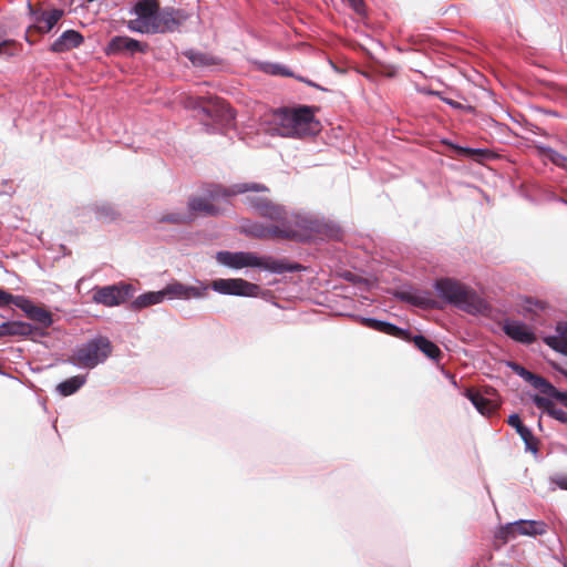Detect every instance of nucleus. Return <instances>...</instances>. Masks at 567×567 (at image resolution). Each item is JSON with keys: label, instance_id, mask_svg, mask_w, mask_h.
Instances as JSON below:
<instances>
[{"label": "nucleus", "instance_id": "nucleus-1", "mask_svg": "<svg viewBox=\"0 0 567 567\" xmlns=\"http://www.w3.org/2000/svg\"><path fill=\"white\" fill-rule=\"evenodd\" d=\"M266 190L267 188L264 185L256 183L235 184L227 189L217 188L210 192L208 196L192 197L188 200L187 210L192 214V220L198 215L215 216L224 210L219 200L220 197H223V203H227V197L229 196L254 193L245 197V203L260 216L280 223V226L254 230L251 231L252 235L258 237L267 235L280 236L305 241L321 231L322 224L319 220L309 216H289L282 206L272 203L266 196L257 195Z\"/></svg>", "mask_w": 567, "mask_h": 567}, {"label": "nucleus", "instance_id": "nucleus-2", "mask_svg": "<svg viewBox=\"0 0 567 567\" xmlns=\"http://www.w3.org/2000/svg\"><path fill=\"white\" fill-rule=\"evenodd\" d=\"M134 19L127 22V28L138 33H164L178 29L187 19L184 10L166 8L159 10L156 0H141L134 8Z\"/></svg>", "mask_w": 567, "mask_h": 567}, {"label": "nucleus", "instance_id": "nucleus-3", "mask_svg": "<svg viewBox=\"0 0 567 567\" xmlns=\"http://www.w3.org/2000/svg\"><path fill=\"white\" fill-rule=\"evenodd\" d=\"M271 124V131L285 137H302L320 131V123L310 106L276 111Z\"/></svg>", "mask_w": 567, "mask_h": 567}, {"label": "nucleus", "instance_id": "nucleus-4", "mask_svg": "<svg viewBox=\"0 0 567 567\" xmlns=\"http://www.w3.org/2000/svg\"><path fill=\"white\" fill-rule=\"evenodd\" d=\"M434 288L437 296L445 302L468 313H481L487 309V305L484 299H482L473 289L455 279H439L435 281Z\"/></svg>", "mask_w": 567, "mask_h": 567}, {"label": "nucleus", "instance_id": "nucleus-5", "mask_svg": "<svg viewBox=\"0 0 567 567\" xmlns=\"http://www.w3.org/2000/svg\"><path fill=\"white\" fill-rule=\"evenodd\" d=\"M216 260L228 268H259L274 274L292 272L298 270V265L287 264L269 256H259L249 251H219L216 254Z\"/></svg>", "mask_w": 567, "mask_h": 567}, {"label": "nucleus", "instance_id": "nucleus-6", "mask_svg": "<svg viewBox=\"0 0 567 567\" xmlns=\"http://www.w3.org/2000/svg\"><path fill=\"white\" fill-rule=\"evenodd\" d=\"M112 346L107 338L99 337L79 346L72 361L80 368L94 369L103 363L111 354Z\"/></svg>", "mask_w": 567, "mask_h": 567}, {"label": "nucleus", "instance_id": "nucleus-7", "mask_svg": "<svg viewBox=\"0 0 567 567\" xmlns=\"http://www.w3.org/2000/svg\"><path fill=\"white\" fill-rule=\"evenodd\" d=\"M134 293L130 284H117L93 289V301L105 307H115L124 303Z\"/></svg>", "mask_w": 567, "mask_h": 567}, {"label": "nucleus", "instance_id": "nucleus-8", "mask_svg": "<svg viewBox=\"0 0 567 567\" xmlns=\"http://www.w3.org/2000/svg\"><path fill=\"white\" fill-rule=\"evenodd\" d=\"M210 287L218 293L240 297H257L260 292L259 286L241 278L216 279Z\"/></svg>", "mask_w": 567, "mask_h": 567}, {"label": "nucleus", "instance_id": "nucleus-9", "mask_svg": "<svg viewBox=\"0 0 567 567\" xmlns=\"http://www.w3.org/2000/svg\"><path fill=\"white\" fill-rule=\"evenodd\" d=\"M545 530L546 525L543 522L520 519L503 526L496 534V538L501 539L503 543H506L518 534L536 536L544 534Z\"/></svg>", "mask_w": 567, "mask_h": 567}, {"label": "nucleus", "instance_id": "nucleus-10", "mask_svg": "<svg viewBox=\"0 0 567 567\" xmlns=\"http://www.w3.org/2000/svg\"><path fill=\"white\" fill-rule=\"evenodd\" d=\"M28 9L32 20V25L30 28L39 33L50 32L64 14L61 9H33L30 4L28 6Z\"/></svg>", "mask_w": 567, "mask_h": 567}, {"label": "nucleus", "instance_id": "nucleus-11", "mask_svg": "<svg viewBox=\"0 0 567 567\" xmlns=\"http://www.w3.org/2000/svg\"><path fill=\"white\" fill-rule=\"evenodd\" d=\"M208 286L204 282H197L195 286L185 285L179 281H173L166 285V295L168 300L182 299H203L207 296Z\"/></svg>", "mask_w": 567, "mask_h": 567}, {"label": "nucleus", "instance_id": "nucleus-12", "mask_svg": "<svg viewBox=\"0 0 567 567\" xmlns=\"http://www.w3.org/2000/svg\"><path fill=\"white\" fill-rule=\"evenodd\" d=\"M13 303L18 308H20L30 319L39 322L43 327H49L52 323V317L49 311H47L44 308L38 307L33 305L29 299L17 296H11V299L7 302Z\"/></svg>", "mask_w": 567, "mask_h": 567}, {"label": "nucleus", "instance_id": "nucleus-13", "mask_svg": "<svg viewBox=\"0 0 567 567\" xmlns=\"http://www.w3.org/2000/svg\"><path fill=\"white\" fill-rule=\"evenodd\" d=\"M147 45L128 37L117 35L111 39L105 52L109 55H134L136 52H145Z\"/></svg>", "mask_w": 567, "mask_h": 567}, {"label": "nucleus", "instance_id": "nucleus-14", "mask_svg": "<svg viewBox=\"0 0 567 567\" xmlns=\"http://www.w3.org/2000/svg\"><path fill=\"white\" fill-rule=\"evenodd\" d=\"M186 106L194 110H200L209 117L220 116L226 110V104L218 97L213 96H190L186 101Z\"/></svg>", "mask_w": 567, "mask_h": 567}, {"label": "nucleus", "instance_id": "nucleus-15", "mask_svg": "<svg viewBox=\"0 0 567 567\" xmlns=\"http://www.w3.org/2000/svg\"><path fill=\"white\" fill-rule=\"evenodd\" d=\"M504 332L513 340L530 344L536 340L530 327L518 320H506L503 326Z\"/></svg>", "mask_w": 567, "mask_h": 567}, {"label": "nucleus", "instance_id": "nucleus-16", "mask_svg": "<svg viewBox=\"0 0 567 567\" xmlns=\"http://www.w3.org/2000/svg\"><path fill=\"white\" fill-rule=\"evenodd\" d=\"M83 42V37L75 30L64 31L51 45L52 52H65L78 48Z\"/></svg>", "mask_w": 567, "mask_h": 567}, {"label": "nucleus", "instance_id": "nucleus-17", "mask_svg": "<svg viewBox=\"0 0 567 567\" xmlns=\"http://www.w3.org/2000/svg\"><path fill=\"white\" fill-rule=\"evenodd\" d=\"M164 300H168V296L166 295V286L158 291H148L136 297L131 307L133 310H142L144 308L159 305Z\"/></svg>", "mask_w": 567, "mask_h": 567}, {"label": "nucleus", "instance_id": "nucleus-18", "mask_svg": "<svg viewBox=\"0 0 567 567\" xmlns=\"http://www.w3.org/2000/svg\"><path fill=\"white\" fill-rule=\"evenodd\" d=\"M465 395L482 415H489L497 408V403L495 401L485 398L480 392L467 390Z\"/></svg>", "mask_w": 567, "mask_h": 567}, {"label": "nucleus", "instance_id": "nucleus-19", "mask_svg": "<svg viewBox=\"0 0 567 567\" xmlns=\"http://www.w3.org/2000/svg\"><path fill=\"white\" fill-rule=\"evenodd\" d=\"M34 328L27 322L9 321L0 324V337L6 336H21L27 337L32 334Z\"/></svg>", "mask_w": 567, "mask_h": 567}, {"label": "nucleus", "instance_id": "nucleus-20", "mask_svg": "<svg viewBox=\"0 0 567 567\" xmlns=\"http://www.w3.org/2000/svg\"><path fill=\"white\" fill-rule=\"evenodd\" d=\"M362 322L368 328H371L373 330H377V331H380V332H383V333H386L390 336L402 337L404 334V331L402 329H400L399 327H396L390 322L377 320L373 318H363Z\"/></svg>", "mask_w": 567, "mask_h": 567}, {"label": "nucleus", "instance_id": "nucleus-21", "mask_svg": "<svg viewBox=\"0 0 567 567\" xmlns=\"http://www.w3.org/2000/svg\"><path fill=\"white\" fill-rule=\"evenodd\" d=\"M413 342L415 347L430 359L436 360L441 355L439 347L423 336H415Z\"/></svg>", "mask_w": 567, "mask_h": 567}, {"label": "nucleus", "instance_id": "nucleus-22", "mask_svg": "<svg viewBox=\"0 0 567 567\" xmlns=\"http://www.w3.org/2000/svg\"><path fill=\"white\" fill-rule=\"evenodd\" d=\"M528 383H530V385H533L535 389L539 390L543 394H546L548 396H553V398H561V393L558 392L554 385H551L546 379H544L543 377H539V375H536V374H532V378L528 379L527 381Z\"/></svg>", "mask_w": 567, "mask_h": 567}, {"label": "nucleus", "instance_id": "nucleus-23", "mask_svg": "<svg viewBox=\"0 0 567 567\" xmlns=\"http://www.w3.org/2000/svg\"><path fill=\"white\" fill-rule=\"evenodd\" d=\"M158 221L175 225L187 224L192 221V214L188 213L187 208L184 210L166 212L158 217Z\"/></svg>", "mask_w": 567, "mask_h": 567}, {"label": "nucleus", "instance_id": "nucleus-24", "mask_svg": "<svg viewBox=\"0 0 567 567\" xmlns=\"http://www.w3.org/2000/svg\"><path fill=\"white\" fill-rule=\"evenodd\" d=\"M86 381L84 375H75L61 382L56 390L60 394L68 396L75 393Z\"/></svg>", "mask_w": 567, "mask_h": 567}, {"label": "nucleus", "instance_id": "nucleus-25", "mask_svg": "<svg viewBox=\"0 0 567 567\" xmlns=\"http://www.w3.org/2000/svg\"><path fill=\"white\" fill-rule=\"evenodd\" d=\"M540 152L545 159H548L556 166L567 171V156H564L549 147H543Z\"/></svg>", "mask_w": 567, "mask_h": 567}, {"label": "nucleus", "instance_id": "nucleus-26", "mask_svg": "<svg viewBox=\"0 0 567 567\" xmlns=\"http://www.w3.org/2000/svg\"><path fill=\"white\" fill-rule=\"evenodd\" d=\"M518 434L522 437V440L525 442L526 450L536 454L537 453V440L534 437L532 431L528 427L524 426V427L519 429Z\"/></svg>", "mask_w": 567, "mask_h": 567}, {"label": "nucleus", "instance_id": "nucleus-27", "mask_svg": "<svg viewBox=\"0 0 567 567\" xmlns=\"http://www.w3.org/2000/svg\"><path fill=\"white\" fill-rule=\"evenodd\" d=\"M544 341L551 349L567 357V340L561 338L546 337Z\"/></svg>", "mask_w": 567, "mask_h": 567}, {"label": "nucleus", "instance_id": "nucleus-28", "mask_svg": "<svg viewBox=\"0 0 567 567\" xmlns=\"http://www.w3.org/2000/svg\"><path fill=\"white\" fill-rule=\"evenodd\" d=\"M185 55L188 58V60L194 64V65H207L209 64V58L204 54V53H200V52H195V51H187L185 52Z\"/></svg>", "mask_w": 567, "mask_h": 567}, {"label": "nucleus", "instance_id": "nucleus-29", "mask_svg": "<svg viewBox=\"0 0 567 567\" xmlns=\"http://www.w3.org/2000/svg\"><path fill=\"white\" fill-rule=\"evenodd\" d=\"M18 49L13 41L0 37V55H14Z\"/></svg>", "mask_w": 567, "mask_h": 567}, {"label": "nucleus", "instance_id": "nucleus-30", "mask_svg": "<svg viewBox=\"0 0 567 567\" xmlns=\"http://www.w3.org/2000/svg\"><path fill=\"white\" fill-rule=\"evenodd\" d=\"M97 216L102 219H107V218H113L114 216V210L111 206L109 205H103L102 207H99L97 208V212H96Z\"/></svg>", "mask_w": 567, "mask_h": 567}, {"label": "nucleus", "instance_id": "nucleus-31", "mask_svg": "<svg viewBox=\"0 0 567 567\" xmlns=\"http://www.w3.org/2000/svg\"><path fill=\"white\" fill-rule=\"evenodd\" d=\"M511 367L513 371L517 373L519 377H522L525 381H528V379L532 378L533 373L526 370L524 367L517 363H512Z\"/></svg>", "mask_w": 567, "mask_h": 567}, {"label": "nucleus", "instance_id": "nucleus-32", "mask_svg": "<svg viewBox=\"0 0 567 567\" xmlns=\"http://www.w3.org/2000/svg\"><path fill=\"white\" fill-rule=\"evenodd\" d=\"M556 332H557V334L553 336L554 338H561V339L567 340V322L566 321L558 322L556 326Z\"/></svg>", "mask_w": 567, "mask_h": 567}, {"label": "nucleus", "instance_id": "nucleus-33", "mask_svg": "<svg viewBox=\"0 0 567 567\" xmlns=\"http://www.w3.org/2000/svg\"><path fill=\"white\" fill-rule=\"evenodd\" d=\"M551 481L561 489H567V474H557Z\"/></svg>", "mask_w": 567, "mask_h": 567}, {"label": "nucleus", "instance_id": "nucleus-34", "mask_svg": "<svg viewBox=\"0 0 567 567\" xmlns=\"http://www.w3.org/2000/svg\"><path fill=\"white\" fill-rule=\"evenodd\" d=\"M414 303L423 306V307H434L435 301L427 297H414Z\"/></svg>", "mask_w": 567, "mask_h": 567}, {"label": "nucleus", "instance_id": "nucleus-35", "mask_svg": "<svg viewBox=\"0 0 567 567\" xmlns=\"http://www.w3.org/2000/svg\"><path fill=\"white\" fill-rule=\"evenodd\" d=\"M508 424L516 429L517 433L519 432V429L524 427L525 425L522 423L519 416L517 414H512L508 417Z\"/></svg>", "mask_w": 567, "mask_h": 567}, {"label": "nucleus", "instance_id": "nucleus-36", "mask_svg": "<svg viewBox=\"0 0 567 567\" xmlns=\"http://www.w3.org/2000/svg\"><path fill=\"white\" fill-rule=\"evenodd\" d=\"M349 2V4L351 6V8L358 12V13H362L363 11V2L362 0H347Z\"/></svg>", "mask_w": 567, "mask_h": 567}, {"label": "nucleus", "instance_id": "nucleus-37", "mask_svg": "<svg viewBox=\"0 0 567 567\" xmlns=\"http://www.w3.org/2000/svg\"><path fill=\"white\" fill-rule=\"evenodd\" d=\"M551 414L559 421L567 423V413L561 409H555Z\"/></svg>", "mask_w": 567, "mask_h": 567}, {"label": "nucleus", "instance_id": "nucleus-38", "mask_svg": "<svg viewBox=\"0 0 567 567\" xmlns=\"http://www.w3.org/2000/svg\"><path fill=\"white\" fill-rule=\"evenodd\" d=\"M533 402L538 406V408H547V405L549 404V401L546 399V398H543V396H539V395H535L533 398Z\"/></svg>", "mask_w": 567, "mask_h": 567}, {"label": "nucleus", "instance_id": "nucleus-39", "mask_svg": "<svg viewBox=\"0 0 567 567\" xmlns=\"http://www.w3.org/2000/svg\"><path fill=\"white\" fill-rule=\"evenodd\" d=\"M11 299V295L0 290V306L7 305V302Z\"/></svg>", "mask_w": 567, "mask_h": 567}, {"label": "nucleus", "instance_id": "nucleus-40", "mask_svg": "<svg viewBox=\"0 0 567 567\" xmlns=\"http://www.w3.org/2000/svg\"><path fill=\"white\" fill-rule=\"evenodd\" d=\"M443 101H444L446 104H449V105H451L452 107H454V109H461V107H462V105H461L458 102H455V101H453V100H450V99H443Z\"/></svg>", "mask_w": 567, "mask_h": 567}, {"label": "nucleus", "instance_id": "nucleus-41", "mask_svg": "<svg viewBox=\"0 0 567 567\" xmlns=\"http://www.w3.org/2000/svg\"><path fill=\"white\" fill-rule=\"evenodd\" d=\"M465 152L468 153V154H475V153H478L480 150L467 148V150H465Z\"/></svg>", "mask_w": 567, "mask_h": 567}, {"label": "nucleus", "instance_id": "nucleus-42", "mask_svg": "<svg viewBox=\"0 0 567 567\" xmlns=\"http://www.w3.org/2000/svg\"><path fill=\"white\" fill-rule=\"evenodd\" d=\"M561 400L565 401V403L567 404V393H561Z\"/></svg>", "mask_w": 567, "mask_h": 567}, {"label": "nucleus", "instance_id": "nucleus-43", "mask_svg": "<svg viewBox=\"0 0 567 567\" xmlns=\"http://www.w3.org/2000/svg\"><path fill=\"white\" fill-rule=\"evenodd\" d=\"M227 113H228V117H229V118H233V117H234V115H233V113H231V110H230V109H227Z\"/></svg>", "mask_w": 567, "mask_h": 567}, {"label": "nucleus", "instance_id": "nucleus-44", "mask_svg": "<svg viewBox=\"0 0 567 567\" xmlns=\"http://www.w3.org/2000/svg\"><path fill=\"white\" fill-rule=\"evenodd\" d=\"M559 371L567 377V370H559Z\"/></svg>", "mask_w": 567, "mask_h": 567}]
</instances>
